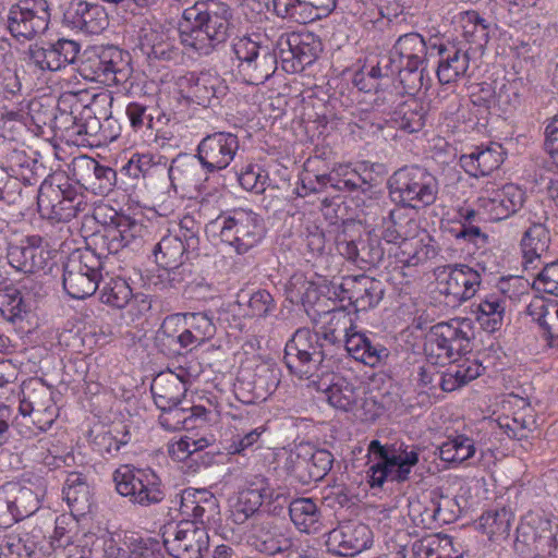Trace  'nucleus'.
I'll use <instances>...</instances> for the list:
<instances>
[{
    "mask_svg": "<svg viewBox=\"0 0 558 558\" xmlns=\"http://www.w3.org/2000/svg\"><path fill=\"white\" fill-rule=\"evenodd\" d=\"M438 36L425 39L421 34L411 32L399 36L391 53L398 56L399 63H411L423 65L428 58L433 57L432 46L436 45Z\"/></svg>",
    "mask_w": 558,
    "mask_h": 558,
    "instance_id": "72a5a7b5",
    "label": "nucleus"
},
{
    "mask_svg": "<svg viewBox=\"0 0 558 558\" xmlns=\"http://www.w3.org/2000/svg\"><path fill=\"white\" fill-rule=\"evenodd\" d=\"M62 492L64 499L73 511L84 514L90 510L92 494L82 474H69Z\"/></svg>",
    "mask_w": 558,
    "mask_h": 558,
    "instance_id": "c03bdc74",
    "label": "nucleus"
},
{
    "mask_svg": "<svg viewBox=\"0 0 558 558\" xmlns=\"http://www.w3.org/2000/svg\"><path fill=\"white\" fill-rule=\"evenodd\" d=\"M64 187L62 185H53L51 182L44 181L38 190H32V199L36 201L38 211L41 217L52 220L62 199Z\"/></svg>",
    "mask_w": 558,
    "mask_h": 558,
    "instance_id": "864d4df0",
    "label": "nucleus"
},
{
    "mask_svg": "<svg viewBox=\"0 0 558 558\" xmlns=\"http://www.w3.org/2000/svg\"><path fill=\"white\" fill-rule=\"evenodd\" d=\"M341 286L357 312L376 307L385 293L381 281L364 275L348 278Z\"/></svg>",
    "mask_w": 558,
    "mask_h": 558,
    "instance_id": "2f4dec72",
    "label": "nucleus"
},
{
    "mask_svg": "<svg viewBox=\"0 0 558 558\" xmlns=\"http://www.w3.org/2000/svg\"><path fill=\"white\" fill-rule=\"evenodd\" d=\"M38 509V495L31 487L16 482H8L0 487V527H10Z\"/></svg>",
    "mask_w": 558,
    "mask_h": 558,
    "instance_id": "dca6fc26",
    "label": "nucleus"
},
{
    "mask_svg": "<svg viewBox=\"0 0 558 558\" xmlns=\"http://www.w3.org/2000/svg\"><path fill=\"white\" fill-rule=\"evenodd\" d=\"M208 175L205 174L196 155L179 154L168 167L171 186L177 193L189 198H195L206 190Z\"/></svg>",
    "mask_w": 558,
    "mask_h": 558,
    "instance_id": "6ab92c4d",
    "label": "nucleus"
},
{
    "mask_svg": "<svg viewBox=\"0 0 558 558\" xmlns=\"http://www.w3.org/2000/svg\"><path fill=\"white\" fill-rule=\"evenodd\" d=\"M72 100H75L74 95L63 96L59 99L57 113L51 112L50 126L54 131L65 132L70 135L87 134L85 125L80 123V120L74 114V108L70 104Z\"/></svg>",
    "mask_w": 558,
    "mask_h": 558,
    "instance_id": "a18cd8bd",
    "label": "nucleus"
},
{
    "mask_svg": "<svg viewBox=\"0 0 558 558\" xmlns=\"http://www.w3.org/2000/svg\"><path fill=\"white\" fill-rule=\"evenodd\" d=\"M50 23L47 0H20L11 7L7 24L10 34L16 39L32 40L45 34Z\"/></svg>",
    "mask_w": 558,
    "mask_h": 558,
    "instance_id": "9b49d317",
    "label": "nucleus"
},
{
    "mask_svg": "<svg viewBox=\"0 0 558 558\" xmlns=\"http://www.w3.org/2000/svg\"><path fill=\"white\" fill-rule=\"evenodd\" d=\"M102 211H109V221L104 220V231L94 235L95 245L101 254L106 251L108 254H117L123 248L138 251L147 235V228L142 221L117 213L111 207H99L96 210L95 218L98 219Z\"/></svg>",
    "mask_w": 558,
    "mask_h": 558,
    "instance_id": "39448f33",
    "label": "nucleus"
},
{
    "mask_svg": "<svg viewBox=\"0 0 558 558\" xmlns=\"http://www.w3.org/2000/svg\"><path fill=\"white\" fill-rule=\"evenodd\" d=\"M240 147L238 136L231 132H215L198 143L196 158L205 174L227 169L236 156Z\"/></svg>",
    "mask_w": 558,
    "mask_h": 558,
    "instance_id": "2eb2a0df",
    "label": "nucleus"
},
{
    "mask_svg": "<svg viewBox=\"0 0 558 558\" xmlns=\"http://www.w3.org/2000/svg\"><path fill=\"white\" fill-rule=\"evenodd\" d=\"M99 295L102 303L116 308H123L130 304L132 289L125 279L110 277L104 281Z\"/></svg>",
    "mask_w": 558,
    "mask_h": 558,
    "instance_id": "6e6d98bb",
    "label": "nucleus"
},
{
    "mask_svg": "<svg viewBox=\"0 0 558 558\" xmlns=\"http://www.w3.org/2000/svg\"><path fill=\"white\" fill-rule=\"evenodd\" d=\"M438 288L453 304H462L475 296L482 283L478 270L466 264H448L435 269Z\"/></svg>",
    "mask_w": 558,
    "mask_h": 558,
    "instance_id": "f8f14e48",
    "label": "nucleus"
},
{
    "mask_svg": "<svg viewBox=\"0 0 558 558\" xmlns=\"http://www.w3.org/2000/svg\"><path fill=\"white\" fill-rule=\"evenodd\" d=\"M331 353L319 332L299 328L286 343L283 359L290 372L302 377L315 372Z\"/></svg>",
    "mask_w": 558,
    "mask_h": 558,
    "instance_id": "1a4fd4ad",
    "label": "nucleus"
},
{
    "mask_svg": "<svg viewBox=\"0 0 558 558\" xmlns=\"http://www.w3.org/2000/svg\"><path fill=\"white\" fill-rule=\"evenodd\" d=\"M289 515L300 531L310 533L312 530H316L320 510L313 499L298 498L290 504Z\"/></svg>",
    "mask_w": 558,
    "mask_h": 558,
    "instance_id": "09e8293b",
    "label": "nucleus"
},
{
    "mask_svg": "<svg viewBox=\"0 0 558 558\" xmlns=\"http://www.w3.org/2000/svg\"><path fill=\"white\" fill-rule=\"evenodd\" d=\"M238 303H245V315L252 318H267L277 310V303L274 296L264 289H259L248 294L238 295Z\"/></svg>",
    "mask_w": 558,
    "mask_h": 558,
    "instance_id": "603ef678",
    "label": "nucleus"
},
{
    "mask_svg": "<svg viewBox=\"0 0 558 558\" xmlns=\"http://www.w3.org/2000/svg\"><path fill=\"white\" fill-rule=\"evenodd\" d=\"M426 112L421 104L415 100L403 104L395 113L392 121L396 128L414 133L422 130L425 124Z\"/></svg>",
    "mask_w": 558,
    "mask_h": 558,
    "instance_id": "5fc2aeb1",
    "label": "nucleus"
},
{
    "mask_svg": "<svg viewBox=\"0 0 558 558\" xmlns=\"http://www.w3.org/2000/svg\"><path fill=\"white\" fill-rule=\"evenodd\" d=\"M181 514L192 518L199 526L216 523L220 514L219 501L207 489L185 488L179 495Z\"/></svg>",
    "mask_w": 558,
    "mask_h": 558,
    "instance_id": "393cba45",
    "label": "nucleus"
},
{
    "mask_svg": "<svg viewBox=\"0 0 558 558\" xmlns=\"http://www.w3.org/2000/svg\"><path fill=\"white\" fill-rule=\"evenodd\" d=\"M472 330L465 320L439 323L430 328L425 343V351L437 359H453L471 350Z\"/></svg>",
    "mask_w": 558,
    "mask_h": 558,
    "instance_id": "ddd939ff",
    "label": "nucleus"
},
{
    "mask_svg": "<svg viewBox=\"0 0 558 558\" xmlns=\"http://www.w3.org/2000/svg\"><path fill=\"white\" fill-rule=\"evenodd\" d=\"M233 11L221 0H197L183 10L178 32L181 45L209 56L233 33Z\"/></svg>",
    "mask_w": 558,
    "mask_h": 558,
    "instance_id": "f257e3e1",
    "label": "nucleus"
},
{
    "mask_svg": "<svg viewBox=\"0 0 558 558\" xmlns=\"http://www.w3.org/2000/svg\"><path fill=\"white\" fill-rule=\"evenodd\" d=\"M502 146L490 143L488 146H477L470 154H463L459 163L471 177L478 178L489 175L498 169L504 161Z\"/></svg>",
    "mask_w": 558,
    "mask_h": 558,
    "instance_id": "473e14b6",
    "label": "nucleus"
},
{
    "mask_svg": "<svg viewBox=\"0 0 558 558\" xmlns=\"http://www.w3.org/2000/svg\"><path fill=\"white\" fill-rule=\"evenodd\" d=\"M476 319L482 328L488 332L499 330L505 316V301L492 295L483 300L477 306Z\"/></svg>",
    "mask_w": 558,
    "mask_h": 558,
    "instance_id": "8fccbe9b",
    "label": "nucleus"
},
{
    "mask_svg": "<svg viewBox=\"0 0 558 558\" xmlns=\"http://www.w3.org/2000/svg\"><path fill=\"white\" fill-rule=\"evenodd\" d=\"M81 46L77 41L60 38L54 43H48L47 46H31L28 58L40 71H59L68 64L75 62Z\"/></svg>",
    "mask_w": 558,
    "mask_h": 558,
    "instance_id": "5701e85b",
    "label": "nucleus"
},
{
    "mask_svg": "<svg viewBox=\"0 0 558 558\" xmlns=\"http://www.w3.org/2000/svg\"><path fill=\"white\" fill-rule=\"evenodd\" d=\"M404 218L405 216L401 209H391L388 216L383 218L379 239L398 246L407 238L402 225Z\"/></svg>",
    "mask_w": 558,
    "mask_h": 558,
    "instance_id": "052dcab7",
    "label": "nucleus"
},
{
    "mask_svg": "<svg viewBox=\"0 0 558 558\" xmlns=\"http://www.w3.org/2000/svg\"><path fill=\"white\" fill-rule=\"evenodd\" d=\"M238 181L244 190L262 194L266 190L269 177L260 167L247 165L238 173Z\"/></svg>",
    "mask_w": 558,
    "mask_h": 558,
    "instance_id": "680f3d73",
    "label": "nucleus"
},
{
    "mask_svg": "<svg viewBox=\"0 0 558 558\" xmlns=\"http://www.w3.org/2000/svg\"><path fill=\"white\" fill-rule=\"evenodd\" d=\"M326 322L320 328V337L332 350V348L340 343L342 340L347 341L350 337L349 330L352 328L353 323L350 313L343 307L333 308L324 314Z\"/></svg>",
    "mask_w": 558,
    "mask_h": 558,
    "instance_id": "79ce46f5",
    "label": "nucleus"
},
{
    "mask_svg": "<svg viewBox=\"0 0 558 558\" xmlns=\"http://www.w3.org/2000/svg\"><path fill=\"white\" fill-rule=\"evenodd\" d=\"M156 263L168 270L177 269L184 263L187 251L184 248L183 240L177 235L163 236L153 250Z\"/></svg>",
    "mask_w": 558,
    "mask_h": 558,
    "instance_id": "37998d69",
    "label": "nucleus"
},
{
    "mask_svg": "<svg viewBox=\"0 0 558 558\" xmlns=\"http://www.w3.org/2000/svg\"><path fill=\"white\" fill-rule=\"evenodd\" d=\"M240 72L250 84L265 83L277 70V57L269 45L242 37L233 45Z\"/></svg>",
    "mask_w": 558,
    "mask_h": 558,
    "instance_id": "9d476101",
    "label": "nucleus"
},
{
    "mask_svg": "<svg viewBox=\"0 0 558 558\" xmlns=\"http://www.w3.org/2000/svg\"><path fill=\"white\" fill-rule=\"evenodd\" d=\"M515 547L527 558L555 556L558 543L551 522L541 517L522 521L517 527Z\"/></svg>",
    "mask_w": 558,
    "mask_h": 558,
    "instance_id": "4468645a",
    "label": "nucleus"
},
{
    "mask_svg": "<svg viewBox=\"0 0 558 558\" xmlns=\"http://www.w3.org/2000/svg\"><path fill=\"white\" fill-rule=\"evenodd\" d=\"M19 411L23 416L33 415L37 410L47 409L53 401L51 389L39 379L24 381L21 387Z\"/></svg>",
    "mask_w": 558,
    "mask_h": 558,
    "instance_id": "a19ab883",
    "label": "nucleus"
},
{
    "mask_svg": "<svg viewBox=\"0 0 558 558\" xmlns=\"http://www.w3.org/2000/svg\"><path fill=\"white\" fill-rule=\"evenodd\" d=\"M116 490L133 505L150 507L166 497L160 476L150 468L121 465L112 474Z\"/></svg>",
    "mask_w": 558,
    "mask_h": 558,
    "instance_id": "423d86ee",
    "label": "nucleus"
},
{
    "mask_svg": "<svg viewBox=\"0 0 558 558\" xmlns=\"http://www.w3.org/2000/svg\"><path fill=\"white\" fill-rule=\"evenodd\" d=\"M345 350L354 360L371 367L386 363L390 355L389 350L376 337L364 332H353L347 337Z\"/></svg>",
    "mask_w": 558,
    "mask_h": 558,
    "instance_id": "f704fd0d",
    "label": "nucleus"
},
{
    "mask_svg": "<svg viewBox=\"0 0 558 558\" xmlns=\"http://www.w3.org/2000/svg\"><path fill=\"white\" fill-rule=\"evenodd\" d=\"M525 192L514 184H506L477 198L476 205L488 220L500 221L517 214L524 205Z\"/></svg>",
    "mask_w": 558,
    "mask_h": 558,
    "instance_id": "b1692460",
    "label": "nucleus"
},
{
    "mask_svg": "<svg viewBox=\"0 0 558 558\" xmlns=\"http://www.w3.org/2000/svg\"><path fill=\"white\" fill-rule=\"evenodd\" d=\"M101 252L87 248L72 253L63 264V289L72 299L92 296L102 279Z\"/></svg>",
    "mask_w": 558,
    "mask_h": 558,
    "instance_id": "6e6552de",
    "label": "nucleus"
},
{
    "mask_svg": "<svg viewBox=\"0 0 558 558\" xmlns=\"http://www.w3.org/2000/svg\"><path fill=\"white\" fill-rule=\"evenodd\" d=\"M438 253L437 242L427 235L426 239L405 238L397 246L395 257L405 267H415L434 259Z\"/></svg>",
    "mask_w": 558,
    "mask_h": 558,
    "instance_id": "e433bc0d",
    "label": "nucleus"
},
{
    "mask_svg": "<svg viewBox=\"0 0 558 558\" xmlns=\"http://www.w3.org/2000/svg\"><path fill=\"white\" fill-rule=\"evenodd\" d=\"M35 162L26 158L22 151H15L9 163V169L15 175V180H8L7 185L3 186V193H10V197L14 198V202H5L9 205H19L21 207H28L33 204L32 199V187L36 182V177L33 170L29 168V163Z\"/></svg>",
    "mask_w": 558,
    "mask_h": 558,
    "instance_id": "cd10ccee",
    "label": "nucleus"
},
{
    "mask_svg": "<svg viewBox=\"0 0 558 558\" xmlns=\"http://www.w3.org/2000/svg\"><path fill=\"white\" fill-rule=\"evenodd\" d=\"M163 544L174 558H202L209 548V536L205 526L190 520H183L168 532Z\"/></svg>",
    "mask_w": 558,
    "mask_h": 558,
    "instance_id": "a211bd4d",
    "label": "nucleus"
},
{
    "mask_svg": "<svg viewBox=\"0 0 558 558\" xmlns=\"http://www.w3.org/2000/svg\"><path fill=\"white\" fill-rule=\"evenodd\" d=\"M263 475H250L245 478V486L238 492L230 501V519L234 524L241 525L250 519H259L258 511L264 499L262 490Z\"/></svg>",
    "mask_w": 558,
    "mask_h": 558,
    "instance_id": "c756f323",
    "label": "nucleus"
},
{
    "mask_svg": "<svg viewBox=\"0 0 558 558\" xmlns=\"http://www.w3.org/2000/svg\"><path fill=\"white\" fill-rule=\"evenodd\" d=\"M397 69L399 81L408 94H414L423 87L425 71L423 65L399 63Z\"/></svg>",
    "mask_w": 558,
    "mask_h": 558,
    "instance_id": "e2e57ef3",
    "label": "nucleus"
},
{
    "mask_svg": "<svg viewBox=\"0 0 558 558\" xmlns=\"http://www.w3.org/2000/svg\"><path fill=\"white\" fill-rule=\"evenodd\" d=\"M533 288L558 296V260L547 263L533 282Z\"/></svg>",
    "mask_w": 558,
    "mask_h": 558,
    "instance_id": "774afa93",
    "label": "nucleus"
},
{
    "mask_svg": "<svg viewBox=\"0 0 558 558\" xmlns=\"http://www.w3.org/2000/svg\"><path fill=\"white\" fill-rule=\"evenodd\" d=\"M25 558H45L49 555L50 546L43 531L34 527L31 532L22 533Z\"/></svg>",
    "mask_w": 558,
    "mask_h": 558,
    "instance_id": "338daca9",
    "label": "nucleus"
},
{
    "mask_svg": "<svg viewBox=\"0 0 558 558\" xmlns=\"http://www.w3.org/2000/svg\"><path fill=\"white\" fill-rule=\"evenodd\" d=\"M123 545L129 548V558H165L158 541L134 535L125 537Z\"/></svg>",
    "mask_w": 558,
    "mask_h": 558,
    "instance_id": "bf43d9fd",
    "label": "nucleus"
},
{
    "mask_svg": "<svg viewBox=\"0 0 558 558\" xmlns=\"http://www.w3.org/2000/svg\"><path fill=\"white\" fill-rule=\"evenodd\" d=\"M8 259L15 269L25 274H35L46 268L50 259V251L44 238L37 234L28 235L21 244L9 247Z\"/></svg>",
    "mask_w": 558,
    "mask_h": 558,
    "instance_id": "a878e982",
    "label": "nucleus"
},
{
    "mask_svg": "<svg viewBox=\"0 0 558 558\" xmlns=\"http://www.w3.org/2000/svg\"><path fill=\"white\" fill-rule=\"evenodd\" d=\"M248 542L256 550L268 556L287 553L293 547L289 527L270 519H255Z\"/></svg>",
    "mask_w": 558,
    "mask_h": 558,
    "instance_id": "4be33fe9",
    "label": "nucleus"
},
{
    "mask_svg": "<svg viewBox=\"0 0 558 558\" xmlns=\"http://www.w3.org/2000/svg\"><path fill=\"white\" fill-rule=\"evenodd\" d=\"M287 44L293 60V71H301L313 64L322 52L320 40L311 33L292 34Z\"/></svg>",
    "mask_w": 558,
    "mask_h": 558,
    "instance_id": "58836bf2",
    "label": "nucleus"
},
{
    "mask_svg": "<svg viewBox=\"0 0 558 558\" xmlns=\"http://www.w3.org/2000/svg\"><path fill=\"white\" fill-rule=\"evenodd\" d=\"M280 369L270 365L258 366L252 383L253 397L243 400L246 403H253L257 400H266L278 387L280 383Z\"/></svg>",
    "mask_w": 558,
    "mask_h": 558,
    "instance_id": "3c124183",
    "label": "nucleus"
},
{
    "mask_svg": "<svg viewBox=\"0 0 558 558\" xmlns=\"http://www.w3.org/2000/svg\"><path fill=\"white\" fill-rule=\"evenodd\" d=\"M311 450V444H300L289 454L286 462L288 473L298 480V482L302 485H308L310 483L314 482V465L312 464L314 461L310 454Z\"/></svg>",
    "mask_w": 558,
    "mask_h": 558,
    "instance_id": "49530a36",
    "label": "nucleus"
},
{
    "mask_svg": "<svg viewBox=\"0 0 558 558\" xmlns=\"http://www.w3.org/2000/svg\"><path fill=\"white\" fill-rule=\"evenodd\" d=\"M373 464L367 471L372 487H383L386 481L403 483L410 478L412 469L418 463V450L401 444L384 446L374 439L368 445Z\"/></svg>",
    "mask_w": 558,
    "mask_h": 558,
    "instance_id": "7ed1b4c3",
    "label": "nucleus"
},
{
    "mask_svg": "<svg viewBox=\"0 0 558 558\" xmlns=\"http://www.w3.org/2000/svg\"><path fill=\"white\" fill-rule=\"evenodd\" d=\"M336 4L337 0H272L277 16L301 24L328 15Z\"/></svg>",
    "mask_w": 558,
    "mask_h": 558,
    "instance_id": "7c9ffc66",
    "label": "nucleus"
},
{
    "mask_svg": "<svg viewBox=\"0 0 558 558\" xmlns=\"http://www.w3.org/2000/svg\"><path fill=\"white\" fill-rule=\"evenodd\" d=\"M63 22L86 34H100L109 21L104 7L84 0H72L64 10Z\"/></svg>",
    "mask_w": 558,
    "mask_h": 558,
    "instance_id": "bb28decb",
    "label": "nucleus"
},
{
    "mask_svg": "<svg viewBox=\"0 0 558 558\" xmlns=\"http://www.w3.org/2000/svg\"><path fill=\"white\" fill-rule=\"evenodd\" d=\"M432 58H437L436 76L441 85L453 84L468 76L470 54L458 45L438 37L432 46Z\"/></svg>",
    "mask_w": 558,
    "mask_h": 558,
    "instance_id": "aec40b11",
    "label": "nucleus"
},
{
    "mask_svg": "<svg viewBox=\"0 0 558 558\" xmlns=\"http://www.w3.org/2000/svg\"><path fill=\"white\" fill-rule=\"evenodd\" d=\"M154 109L143 104L133 101L126 106L125 113L130 124L134 131H142L144 129L153 131L154 128ZM149 135H153L150 132Z\"/></svg>",
    "mask_w": 558,
    "mask_h": 558,
    "instance_id": "0e129e2a",
    "label": "nucleus"
},
{
    "mask_svg": "<svg viewBox=\"0 0 558 558\" xmlns=\"http://www.w3.org/2000/svg\"><path fill=\"white\" fill-rule=\"evenodd\" d=\"M192 374L180 369V373H160L151 383L150 391L155 404L159 410L169 409V407L180 405L184 402L186 393V384L191 380Z\"/></svg>",
    "mask_w": 558,
    "mask_h": 558,
    "instance_id": "c85d7f7f",
    "label": "nucleus"
},
{
    "mask_svg": "<svg viewBox=\"0 0 558 558\" xmlns=\"http://www.w3.org/2000/svg\"><path fill=\"white\" fill-rule=\"evenodd\" d=\"M513 519L511 510L500 508L484 512L480 518V523L490 536L507 537Z\"/></svg>",
    "mask_w": 558,
    "mask_h": 558,
    "instance_id": "13d9d810",
    "label": "nucleus"
},
{
    "mask_svg": "<svg viewBox=\"0 0 558 558\" xmlns=\"http://www.w3.org/2000/svg\"><path fill=\"white\" fill-rule=\"evenodd\" d=\"M373 533L360 522H344L331 530L327 538L328 550L344 557H351L371 547Z\"/></svg>",
    "mask_w": 558,
    "mask_h": 558,
    "instance_id": "412c9836",
    "label": "nucleus"
},
{
    "mask_svg": "<svg viewBox=\"0 0 558 558\" xmlns=\"http://www.w3.org/2000/svg\"><path fill=\"white\" fill-rule=\"evenodd\" d=\"M439 458L449 463L461 464L475 454V442L466 435L448 438L438 447Z\"/></svg>",
    "mask_w": 558,
    "mask_h": 558,
    "instance_id": "de8ad7c7",
    "label": "nucleus"
},
{
    "mask_svg": "<svg viewBox=\"0 0 558 558\" xmlns=\"http://www.w3.org/2000/svg\"><path fill=\"white\" fill-rule=\"evenodd\" d=\"M548 217L544 216V221H531L530 227L524 231L520 246L523 253L525 264L533 263L547 253L551 238L549 229L546 226Z\"/></svg>",
    "mask_w": 558,
    "mask_h": 558,
    "instance_id": "4c0bfd02",
    "label": "nucleus"
},
{
    "mask_svg": "<svg viewBox=\"0 0 558 558\" xmlns=\"http://www.w3.org/2000/svg\"><path fill=\"white\" fill-rule=\"evenodd\" d=\"M317 390L325 393L330 405L342 411H350L356 402V391L353 384L342 376L332 375L317 384Z\"/></svg>",
    "mask_w": 558,
    "mask_h": 558,
    "instance_id": "ea45409f",
    "label": "nucleus"
},
{
    "mask_svg": "<svg viewBox=\"0 0 558 558\" xmlns=\"http://www.w3.org/2000/svg\"><path fill=\"white\" fill-rule=\"evenodd\" d=\"M184 322L202 343L211 339L216 333V326L207 313H186Z\"/></svg>",
    "mask_w": 558,
    "mask_h": 558,
    "instance_id": "69168bd1",
    "label": "nucleus"
},
{
    "mask_svg": "<svg viewBox=\"0 0 558 558\" xmlns=\"http://www.w3.org/2000/svg\"><path fill=\"white\" fill-rule=\"evenodd\" d=\"M78 72L90 82L107 86L123 84L131 74L130 56L114 46L95 47L85 51Z\"/></svg>",
    "mask_w": 558,
    "mask_h": 558,
    "instance_id": "0eeeda50",
    "label": "nucleus"
},
{
    "mask_svg": "<svg viewBox=\"0 0 558 558\" xmlns=\"http://www.w3.org/2000/svg\"><path fill=\"white\" fill-rule=\"evenodd\" d=\"M335 243L341 256L362 269L377 266L385 255L380 239L371 233L354 236L347 230H342L337 234Z\"/></svg>",
    "mask_w": 558,
    "mask_h": 558,
    "instance_id": "f3484780",
    "label": "nucleus"
},
{
    "mask_svg": "<svg viewBox=\"0 0 558 558\" xmlns=\"http://www.w3.org/2000/svg\"><path fill=\"white\" fill-rule=\"evenodd\" d=\"M259 490L263 494V505L269 514L279 517L284 512L286 508L290 510L292 500L286 487H272L269 480L263 475V484Z\"/></svg>",
    "mask_w": 558,
    "mask_h": 558,
    "instance_id": "4d7b16f0",
    "label": "nucleus"
},
{
    "mask_svg": "<svg viewBox=\"0 0 558 558\" xmlns=\"http://www.w3.org/2000/svg\"><path fill=\"white\" fill-rule=\"evenodd\" d=\"M222 243L242 255L255 247L265 236L263 217L247 208H233L221 213L215 220Z\"/></svg>",
    "mask_w": 558,
    "mask_h": 558,
    "instance_id": "20e7f679",
    "label": "nucleus"
},
{
    "mask_svg": "<svg viewBox=\"0 0 558 558\" xmlns=\"http://www.w3.org/2000/svg\"><path fill=\"white\" fill-rule=\"evenodd\" d=\"M187 86V95L192 101L208 107L214 99L226 95L227 86L223 80L209 72L189 73L183 77Z\"/></svg>",
    "mask_w": 558,
    "mask_h": 558,
    "instance_id": "c9c22d12",
    "label": "nucleus"
},
{
    "mask_svg": "<svg viewBox=\"0 0 558 558\" xmlns=\"http://www.w3.org/2000/svg\"><path fill=\"white\" fill-rule=\"evenodd\" d=\"M387 189L397 205L421 210L437 201L439 182L426 168L411 165L396 170L387 181Z\"/></svg>",
    "mask_w": 558,
    "mask_h": 558,
    "instance_id": "f03ea898",
    "label": "nucleus"
}]
</instances>
